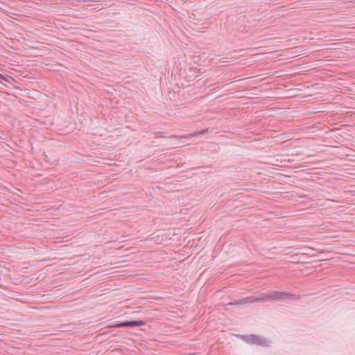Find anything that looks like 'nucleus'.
<instances>
[{"mask_svg":"<svg viewBox=\"0 0 355 355\" xmlns=\"http://www.w3.org/2000/svg\"><path fill=\"white\" fill-rule=\"evenodd\" d=\"M11 78L10 76H3V75H1L0 73V81L1 82L2 80H5V81H7L8 82L9 81V79H10Z\"/></svg>","mask_w":355,"mask_h":355,"instance_id":"7ed1b4c3","label":"nucleus"},{"mask_svg":"<svg viewBox=\"0 0 355 355\" xmlns=\"http://www.w3.org/2000/svg\"><path fill=\"white\" fill-rule=\"evenodd\" d=\"M208 130L206 129V130H203L202 131H200V132H198V133H195L193 135H191L190 136H196L198 135H200V134H204L205 132H207Z\"/></svg>","mask_w":355,"mask_h":355,"instance_id":"20e7f679","label":"nucleus"},{"mask_svg":"<svg viewBox=\"0 0 355 355\" xmlns=\"http://www.w3.org/2000/svg\"><path fill=\"white\" fill-rule=\"evenodd\" d=\"M144 324V322L142 320L139 321H126L123 322L116 323L110 325L109 327H138Z\"/></svg>","mask_w":355,"mask_h":355,"instance_id":"f03ea898","label":"nucleus"},{"mask_svg":"<svg viewBox=\"0 0 355 355\" xmlns=\"http://www.w3.org/2000/svg\"><path fill=\"white\" fill-rule=\"evenodd\" d=\"M282 294L278 292H272L268 295H260L258 297H250L240 301V304L252 303L257 301H267L270 300L280 299Z\"/></svg>","mask_w":355,"mask_h":355,"instance_id":"f257e3e1","label":"nucleus"}]
</instances>
